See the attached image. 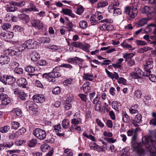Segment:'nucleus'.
<instances>
[{
  "instance_id": "34",
  "label": "nucleus",
  "mask_w": 156,
  "mask_h": 156,
  "mask_svg": "<svg viewBox=\"0 0 156 156\" xmlns=\"http://www.w3.org/2000/svg\"><path fill=\"white\" fill-rule=\"evenodd\" d=\"M41 41L44 43H48L50 42L51 39L49 37H43L41 38Z\"/></svg>"
},
{
  "instance_id": "31",
  "label": "nucleus",
  "mask_w": 156,
  "mask_h": 156,
  "mask_svg": "<svg viewBox=\"0 0 156 156\" xmlns=\"http://www.w3.org/2000/svg\"><path fill=\"white\" fill-rule=\"evenodd\" d=\"M84 10V8L82 6H79L77 7L76 12L77 14L80 15L83 12Z\"/></svg>"
},
{
  "instance_id": "55",
  "label": "nucleus",
  "mask_w": 156,
  "mask_h": 156,
  "mask_svg": "<svg viewBox=\"0 0 156 156\" xmlns=\"http://www.w3.org/2000/svg\"><path fill=\"white\" fill-rule=\"evenodd\" d=\"M118 82L119 83H122L125 85L126 83V80L123 77H120L118 79Z\"/></svg>"
},
{
  "instance_id": "50",
  "label": "nucleus",
  "mask_w": 156,
  "mask_h": 156,
  "mask_svg": "<svg viewBox=\"0 0 156 156\" xmlns=\"http://www.w3.org/2000/svg\"><path fill=\"white\" fill-rule=\"evenodd\" d=\"M11 27V25L9 23H4L2 26V28L3 30H6Z\"/></svg>"
},
{
  "instance_id": "54",
  "label": "nucleus",
  "mask_w": 156,
  "mask_h": 156,
  "mask_svg": "<svg viewBox=\"0 0 156 156\" xmlns=\"http://www.w3.org/2000/svg\"><path fill=\"white\" fill-rule=\"evenodd\" d=\"M121 46L127 48H132V46L126 43L125 41H124L122 44Z\"/></svg>"
},
{
  "instance_id": "12",
  "label": "nucleus",
  "mask_w": 156,
  "mask_h": 156,
  "mask_svg": "<svg viewBox=\"0 0 156 156\" xmlns=\"http://www.w3.org/2000/svg\"><path fill=\"white\" fill-rule=\"evenodd\" d=\"M32 23L34 27H37L39 29H41L43 27V24L38 20H34Z\"/></svg>"
},
{
  "instance_id": "32",
  "label": "nucleus",
  "mask_w": 156,
  "mask_h": 156,
  "mask_svg": "<svg viewBox=\"0 0 156 156\" xmlns=\"http://www.w3.org/2000/svg\"><path fill=\"white\" fill-rule=\"evenodd\" d=\"M64 155L66 156H73V154L71 150L67 148L64 150Z\"/></svg>"
},
{
  "instance_id": "59",
  "label": "nucleus",
  "mask_w": 156,
  "mask_h": 156,
  "mask_svg": "<svg viewBox=\"0 0 156 156\" xmlns=\"http://www.w3.org/2000/svg\"><path fill=\"white\" fill-rule=\"evenodd\" d=\"M99 98L98 97H96L93 100V103L94 104L97 105L101 103V101L99 100Z\"/></svg>"
},
{
  "instance_id": "28",
  "label": "nucleus",
  "mask_w": 156,
  "mask_h": 156,
  "mask_svg": "<svg viewBox=\"0 0 156 156\" xmlns=\"http://www.w3.org/2000/svg\"><path fill=\"white\" fill-rule=\"evenodd\" d=\"M6 51H8L9 54L12 56L16 55L17 54L19 55V54H20V52H19L18 50V51H16L12 49H8L6 50Z\"/></svg>"
},
{
  "instance_id": "33",
  "label": "nucleus",
  "mask_w": 156,
  "mask_h": 156,
  "mask_svg": "<svg viewBox=\"0 0 156 156\" xmlns=\"http://www.w3.org/2000/svg\"><path fill=\"white\" fill-rule=\"evenodd\" d=\"M12 128L14 129H17L19 127L20 124L16 122H13L12 123Z\"/></svg>"
},
{
  "instance_id": "38",
  "label": "nucleus",
  "mask_w": 156,
  "mask_h": 156,
  "mask_svg": "<svg viewBox=\"0 0 156 156\" xmlns=\"http://www.w3.org/2000/svg\"><path fill=\"white\" fill-rule=\"evenodd\" d=\"M31 57V60L35 61L36 60L40 57V55L37 53L34 52L32 54Z\"/></svg>"
},
{
  "instance_id": "6",
  "label": "nucleus",
  "mask_w": 156,
  "mask_h": 156,
  "mask_svg": "<svg viewBox=\"0 0 156 156\" xmlns=\"http://www.w3.org/2000/svg\"><path fill=\"white\" fill-rule=\"evenodd\" d=\"M34 101L36 103H43L45 100L44 96L43 94H37L34 95L33 97Z\"/></svg>"
},
{
  "instance_id": "27",
  "label": "nucleus",
  "mask_w": 156,
  "mask_h": 156,
  "mask_svg": "<svg viewBox=\"0 0 156 156\" xmlns=\"http://www.w3.org/2000/svg\"><path fill=\"white\" fill-rule=\"evenodd\" d=\"M112 107L115 110H119L120 108V105H119L117 101H113L112 103Z\"/></svg>"
},
{
  "instance_id": "47",
  "label": "nucleus",
  "mask_w": 156,
  "mask_h": 156,
  "mask_svg": "<svg viewBox=\"0 0 156 156\" xmlns=\"http://www.w3.org/2000/svg\"><path fill=\"white\" fill-rule=\"evenodd\" d=\"M90 45L88 44H83L82 49L87 52H89V51L88 49L90 48Z\"/></svg>"
},
{
  "instance_id": "11",
  "label": "nucleus",
  "mask_w": 156,
  "mask_h": 156,
  "mask_svg": "<svg viewBox=\"0 0 156 156\" xmlns=\"http://www.w3.org/2000/svg\"><path fill=\"white\" fill-rule=\"evenodd\" d=\"M17 83L18 86L22 88H26L27 82L26 79L23 78H20L17 80Z\"/></svg>"
},
{
  "instance_id": "35",
  "label": "nucleus",
  "mask_w": 156,
  "mask_h": 156,
  "mask_svg": "<svg viewBox=\"0 0 156 156\" xmlns=\"http://www.w3.org/2000/svg\"><path fill=\"white\" fill-rule=\"evenodd\" d=\"M8 75H3L0 78L1 81L5 85L7 84Z\"/></svg>"
},
{
  "instance_id": "52",
  "label": "nucleus",
  "mask_w": 156,
  "mask_h": 156,
  "mask_svg": "<svg viewBox=\"0 0 156 156\" xmlns=\"http://www.w3.org/2000/svg\"><path fill=\"white\" fill-rule=\"evenodd\" d=\"M54 130L56 132H58L61 131V127L60 124L55 125L54 126Z\"/></svg>"
},
{
  "instance_id": "13",
  "label": "nucleus",
  "mask_w": 156,
  "mask_h": 156,
  "mask_svg": "<svg viewBox=\"0 0 156 156\" xmlns=\"http://www.w3.org/2000/svg\"><path fill=\"white\" fill-rule=\"evenodd\" d=\"M90 83L89 82H86L83 84L82 87L81 88V89H83L85 93H87L90 89Z\"/></svg>"
},
{
  "instance_id": "61",
  "label": "nucleus",
  "mask_w": 156,
  "mask_h": 156,
  "mask_svg": "<svg viewBox=\"0 0 156 156\" xmlns=\"http://www.w3.org/2000/svg\"><path fill=\"white\" fill-rule=\"evenodd\" d=\"M10 66L15 69L16 68L18 67L19 66V64L16 62H13L10 63Z\"/></svg>"
},
{
  "instance_id": "7",
  "label": "nucleus",
  "mask_w": 156,
  "mask_h": 156,
  "mask_svg": "<svg viewBox=\"0 0 156 156\" xmlns=\"http://www.w3.org/2000/svg\"><path fill=\"white\" fill-rule=\"evenodd\" d=\"M0 99L2 101V104L3 105H6L11 102V100L8 98V96L4 93L0 94Z\"/></svg>"
},
{
  "instance_id": "19",
  "label": "nucleus",
  "mask_w": 156,
  "mask_h": 156,
  "mask_svg": "<svg viewBox=\"0 0 156 156\" xmlns=\"http://www.w3.org/2000/svg\"><path fill=\"white\" fill-rule=\"evenodd\" d=\"M62 125L63 127L67 129L69 126V122L67 119H64L62 121Z\"/></svg>"
},
{
  "instance_id": "5",
  "label": "nucleus",
  "mask_w": 156,
  "mask_h": 156,
  "mask_svg": "<svg viewBox=\"0 0 156 156\" xmlns=\"http://www.w3.org/2000/svg\"><path fill=\"white\" fill-rule=\"evenodd\" d=\"M33 134L40 140H44L46 137V134L44 130L39 128H36L33 132Z\"/></svg>"
},
{
  "instance_id": "53",
  "label": "nucleus",
  "mask_w": 156,
  "mask_h": 156,
  "mask_svg": "<svg viewBox=\"0 0 156 156\" xmlns=\"http://www.w3.org/2000/svg\"><path fill=\"white\" fill-rule=\"evenodd\" d=\"M114 14L116 16L118 14H120L121 13V11L120 9L119 8L115 9H114Z\"/></svg>"
},
{
  "instance_id": "4",
  "label": "nucleus",
  "mask_w": 156,
  "mask_h": 156,
  "mask_svg": "<svg viewBox=\"0 0 156 156\" xmlns=\"http://www.w3.org/2000/svg\"><path fill=\"white\" fill-rule=\"evenodd\" d=\"M137 12L136 8L128 6L125 8L124 12L129 15L130 17V20L135 18L137 16Z\"/></svg>"
},
{
  "instance_id": "21",
  "label": "nucleus",
  "mask_w": 156,
  "mask_h": 156,
  "mask_svg": "<svg viewBox=\"0 0 156 156\" xmlns=\"http://www.w3.org/2000/svg\"><path fill=\"white\" fill-rule=\"evenodd\" d=\"M10 127L8 126H5L0 128V132L2 133H6L10 130Z\"/></svg>"
},
{
  "instance_id": "30",
  "label": "nucleus",
  "mask_w": 156,
  "mask_h": 156,
  "mask_svg": "<svg viewBox=\"0 0 156 156\" xmlns=\"http://www.w3.org/2000/svg\"><path fill=\"white\" fill-rule=\"evenodd\" d=\"M134 56V54L131 53H126L123 54V57L126 59V61L128 59L131 58Z\"/></svg>"
},
{
  "instance_id": "1",
  "label": "nucleus",
  "mask_w": 156,
  "mask_h": 156,
  "mask_svg": "<svg viewBox=\"0 0 156 156\" xmlns=\"http://www.w3.org/2000/svg\"><path fill=\"white\" fill-rule=\"evenodd\" d=\"M62 70L59 67L54 68L51 72L44 74V76L48 79L49 82H54L55 78L60 77L61 75Z\"/></svg>"
},
{
  "instance_id": "40",
  "label": "nucleus",
  "mask_w": 156,
  "mask_h": 156,
  "mask_svg": "<svg viewBox=\"0 0 156 156\" xmlns=\"http://www.w3.org/2000/svg\"><path fill=\"white\" fill-rule=\"evenodd\" d=\"M129 76H130V77H131V79H141L139 77V76L137 74V73H135V72L131 73L129 74Z\"/></svg>"
},
{
  "instance_id": "15",
  "label": "nucleus",
  "mask_w": 156,
  "mask_h": 156,
  "mask_svg": "<svg viewBox=\"0 0 156 156\" xmlns=\"http://www.w3.org/2000/svg\"><path fill=\"white\" fill-rule=\"evenodd\" d=\"M18 18L26 22H28L29 20V16L25 14H21L19 15L18 16Z\"/></svg>"
},
{
  "instance_id": "42",
  "label": "nucleus",
  "mask_w": 156,
  "mask_h": 156,
  "mask_svg": "<svg viewBox=\"0 0 156 156\" xmlns=\"http://www.w3.org/2000/svg\"><path fill=\"white\" fill-rule=\"evenodd\" d=\"M30 8L31 11H34V12H38L39 11L36 8V7L35 5L32 3H30Z\"/></svg>"
},
{
  "instance_id": "43",
  "label": "nucleus",
  "mask_w": 156,
  "mask_h": 156,
  "mask_svg": "<svg viewBox=\"0 0 156 156\" xmlns=\"http://www.w3.org/2000/svg\"><path fill=\"white\" fill-rule=\"evenodd\" d=\"M49 147V145L45 144L41 145L40 147L41 150L43 152L45 151L46 150H48Z\"/></svg>"
},
{
  "instance_id": "29",
  "label": "nucleus",
  "mask_w": 156,
  "mask_h": 156,
  "mask_svg": "<svg viewBox=\"0 0 156 156\" xmlns=\"http://www.w3.org/2000/svg\"><path fill=\"white\" fill-rule=\"evenodd\" d=\"M142 115L140 114H138L136 116L135 118V120L137 123H140L142 122Z\"/></svg>"
},
{
  "instance_id": "60",
  "label": "nucleus",
  "mask_w": 156,
  "mask_h": 156,
  "mask_svg": "<svg viewBox=\"0 0 156 156\" xmlns=\"http://www.w3.org/2000/svg\"><path fill=\"white\" fill-rule=\"evenodd\" d=\"M96 121L98 126H99L100 127L102 128L104 126V124L102 123V122L99 119H96Z\"/></svg>"
},
{
  "instance_id": "58",
  "label": "nucleus",
  "mask_w": 156,
  "mask_h": 156,
  "mask_svg": "<svg viewBox=\"0 0 156 156\" xmlns=\"http://www.w3.org/2000/svg\"><path fill=\"white\" fill-rule=\"evenodd\" d=\"M147 20L146 19L144 18L141 20L140 21V24L141 26H144L147 23Z\"/></svg>"
},
{
  "instance_id": "18",
  "label": "nucleus",
  "mask_w": 156,
  "mask_h": 156,
  "mask_svg": "<svg viewBox=\"0 0 156 156\" xmlns=\"http://www.w3.org/2000/svg\"><path fill=\"white\" fill-rule=\"evenodd\" d=\"M94 76L93 75L88 73H84L83 78L90 81H92L93 80Z\"/></svg>"
},
{
  "instance_id": "46",
  "label": "nucleus",
  "mask_w": 156,
  "mask_h": 156,
  "mask_svg": "<svg viewBox=\"0 0 156 156\" xmlns=\"http://www.w3.org/2000/svg\"><path fill=\"white\" fill-rule=\"evenodd\" d=\"M26 129L24 128L23 127L19 129L16 132L20 136V135L26 132Z\"/></svg>"
},
{
  "instance_id": "45",
  "label": "nucleus",
  "mask_w": 156,
  "mask_h": 156,
  "mask_svg": "<svg viewBox=\"0 0 156 156\" xmlns=\"http://www.w3.org/2000/svg\"><path fill=\"white\" fill-rule=\"evenodd\" d=\"M134 94L135 96L137 98H140L142 94L141 91L139 90H136L134 93Z\"/></svg>"
},
{
  "instance_id": "22",
  "label": "nucleus",
  "mask_w": 156,
  "mask_h": 156,
  "mask_svg": "<svg viewBox=\"0 0 156 156\" xmlns=\"http://www.w3.org/2000/svg\"><path fill=\"white\" fill-rule=\"evenodd\" d=\"M142 145V144L140 142L138 143H134L132 144L133 147L135 149H137L138 151H144L143 149L139 148Z\"/></svg>"
},
{
  "instance_id": "2",
  "label": "nucleus",
  "mask_w": 156,
  "mask_h": 156,
  "mask_svg": "<svg viewBox=\"0 0 156 156\" xmlns=\"http://www.w3.org/2000/svg\"><path fill=\"white\" fill-rule=\"evenodd\" d=\"M36 41L29 39L26 41L23 45H20L18 48L19 52H22L25 49H28L35 48L38 44Z\"/></svg>"
},
{
  "instance_id": "39",
  "label": "nucleus",
  "mask_w": 156,
  "mask_h": 156,
  "mask_svg": "<svg viewBox=\"0 0 156 156\" xmlns=\"http://www.w3.org/2000/svg\"><path fill=\"white\" fill-rule=\"evenodd\" d=\"M122 120L124 122H128L130 121L129 117L126 114H124L122 115Z\"/></svg>"
},
{
  "instance_id": "63",
  "label": "nucleus",
  "mask_w": 156,
  "mask_h": 156,
  "mask_svg": "<svg viewBox=\"0 0 156 156\" xmlns=\"http://www.w3.org/2000/svg\"><path fill=\"white\" fill-rule=\"evenodd\" d=\"M60 67L71 69L73 67L71 65L68 64H63L60 66Z\"/></svg>"
},
{
  "instance_id": "41",
  "label": "nucleus",
  "mask_w": 156,
  "mask_h": 156,
  "mask_svg": "<svg viewBox=\"0 0 156 156\" xmlns=\"http://www.w3.org/2000/svg\"><path fill=\"white\" fill-rule=\"evenodd\" d=\"M14 72L15 73L17 74H22L23 73V69L20 68H16L14 70Z\"/></svg>"
},
{
  "instance_id": "16",
  "label": "nucleus",
  "mask_w": 156,
  "mask_h": 156,
  "mask_svg": "<svg viewBox=\"0 0 156 156\" xmlns=\"http://www.w3.org/2000/svg\"><path fill=\"white\" fill-rule=\"evenodd\" d=\"M18 97L23 101H26L28 97L27 94L23 91H20Z\"/></svg>"
},
{
  "instance_id": "8",
  "label": "nucleus",
  "mask_w": 156,
  "mask_h": 156,
  "mask_svg": "<svg viewBox=\"0 0 156 156\" xmlns=\"http://www.w3.org/2000/svg\"><path fill=\"white\" fill-rule=\"evenodd\" d=\"M10 60V58L5 54L0 55V64L2 65L8 64Z\"/></svg>"
},
{
  "instance_id": "62",
  "label": "nucleus",
  "mask_w": 156,
  "mask_h": 156,
  "mask_svg": "<svg viewBox=\"0 0 156 156\" xmlns=\"http://www.w3.org/2000/svg\"><path fill=\"white\" fill-rule=\"evenodd\" d=\"M135 64V62L134 60L132 59H130L127 62V65L129 67H131Z\"/></svg>"
},
{
  "instance_id": "48",
  "label": "nucleus",
  "mask_w": 156,
  "mask_h": 156,
  "mask_svg": "<svg viewBox=\"0 0 156 156\" xmlns=\"http://www.w3.org/2000/svg\"><path fill=\"white\" fill-rule=\"evenodd\" d=\"M19 136L17 132L15 133H11L9 135V137L10 139H13L15 138H18Z\"/></svg>"
},
{
  "instance_id": "14",
  "label": "nucleus",
  "mask_w": 156,
  "mask_h": 156,
  "mask_svg": "<svg viewBox=\"0 0 156 156\" xmlns=\"http://www.w3.org/2000/svg\"><path fill=\"white\" fill-rule=\"evenodd\" d=\"M62 11L65 15H68L72 18L75 17V14L72 13V10L70 9H63Z\"/></svg>"
},
{
  "instance_id": "17",
  "label": "nucleus",
  "mask_w": 156,
  "mask_h": 156,
  "mask_svg": "<svg viewBox=\"0 0 156 156\" xmlns=\"http://www.w3.org/2000/svg\"><path fill=\"white\" fill-rule=\"evenodd\" d=\"M16 80L15 78L11 76H8L7 84L12 85Z\"/></svg>"
},
{
  "instance_id": "9",
  "label": "nucleus",
  "mask_w": 156,
  "mask_h": 156,
  "mask_svg": "<svg viewBox=\"0 0 156 156\" xmlns=\"http://www.w3.org/2000/svg\"><path fill=\"white\" fill-rule=\"evenodd\" d=\"M25 104L26 108L29 110L33 111H35L37 109V105L32 101H27L26 102Z\"/></svg>"
},
{
  "instance_id": "25",
  "label": "nucleus",
  "mask_w": 156,
  "mask_h": 156,
  "mask_svg": "<svg viewBox=\"0 0 156 156\" xmlns=\"http://www.w3.org/2000/svg\"><path fill=\"white\" fill-rule=\"evenodd\" d=\"M37 144V140L36 139H32L30 140L28 143L29 147H34Z\"/></svg>"
},
{
  "instance_id": "57",
  "label": "nucleus",
  "mask_w": 156,
  "mask_h": 156,
  "mask_svg": "<svg viewBox=\"0 0 156 156\" xmlns=\"http://www.w3.org/2000/svg\"><path fill=\"white\" fill-rule=\"evenodd\" d=\"M79 95L81 99L83 101H86L87 100V96L83 94H79Z\"/></svg>"
},
{
  "instance_id": "10",
  "label": "nucleus",
  "mask_w": 156,
  "mask_h": 156,
  "mask_svg": "<svg viewBox=\"0 0 156 156\" xmlns=\"http://www.w3.org/2000/svg\"><path fill=\"white\" fill-rule=\"evenodd\" d=\"M1 36L3 39L6 41H9L13 37V33L11 32H7L5 33H2Z\"/></svg>"
},
{
  "instance_id": "24",
  "label": "nucleus",
  "mask_w": 156,
  "mask_h": 156,
  "mask_svg": "<svg viewBox=\"0 0 156 156\" xmlns=\"http://www.w3.org/2000/svg\"><path fill=\"white\" fill-rule=\"evenodd\" d=\"M108 5V3L107 2L102 1L98 3L97 7L98 8H103L107 6Z\"/></svg>"
},
{
  "instance_id": "26",
  "label": "nucleus",
  "mask_w": 156,
  "mask_h": 156,
  "mask_svg": "<svg viewBox=\"0 0 156 156\" xmlns=\"http://www.w3.org/2000/svg\"><path fill=\"white\" fill-rule=\"evenodd\" d=\"M67 27L66 28L68 29V31H73V27L74 26L75 27V25H73L72 23L70 21H68V22L66 24Z\"/></svg>"
},
{
  "instance_id": "64",
  "label": "nucleus",
  "mask_w": 156,
  "mask_h": 156,
  "mask_svg": "<svg viewBox=\"0 0 156 156\" xmlns=\"http://www.w3.org/2000/svg\"><path fill=\"white\" fill-rule=\"evenodd\" d=\"M15 112L16 114L20 117L22 116V112L21 110L20 109H16L15 111Z\"/></svg>"
},
{
  "instance_id": "51",
  "label": "nucleus",
  "mask_w": 156,
  "mask_h": 156,
  "mask_svg": "<svg viewBox=\"0 0 156 156\" xmlns=\"http://www.w3.org/2000/svg\"><path fill=\"white\" fill-rule=\"evenodd\" d=\"M135 73H137V74L139 76V77L141 78L142 76H143V73L142 71L140 69L138 68L137 69H136Z\"/></svg>"
},
{
  "instance_id": "37",
  "label": "nucleus",
  "mask_w": 156,
  "mask_h": 156,
  "mask_svg": "<svg viewBox=\"0 0 156 156\" xmlns=\"http://www.w3.org/2000/svg\"><path fill=\"white\" fill-rule=\"evenodd\" d=\"M81 122V120L80 119H73L71 120L72 124L77 125Z\"/></svg>"
},
{
  "instance_id": "44",
  "label": "nucleus",
  "mask_w": 156,
  "mask_h": 156,
  "mask_svg": "<svg viewBox=\"0 0 156 156\" xmlns=\"http://www.w3.org/2000/svg\"><path fill=\"white\" fill-rule=\"evenodd\" d=\"M18 8L16 7L11 6L8 7L6 9L7 12H14L17 10Z\"/></svg>"
},
{
  "instance_id": "3",
  "label": "nucleus",
  "mask_w": 156,
  "mask_h": 156,
  "mask_svg": "<svg viewBox=\"0 0 156 156\" xmlns=\"http://www.w3.org/2000/svg\"><path fill=\"white\" fill-rule=\"evenodd\" d=\"M142 141L145 144L147 148L151 147L150 151L152 153H154L156 152V141L153 140L149 138L144 137L142 139Z\"/></svg>"
},
{
  "instance_id": "56",
  "label": "nucleus",
  "mask_w": 156,
  "mask_h": 156,
  "mask_svg": "<svg viewBox=\"0 0 156 156\" xmlns=\"http://www.w3.org/2000/svg\"><path fill=\"white\" fill-rule=\"evenodd\" d=\"M136 43L138 45H144L147 44V43L144 41L142 40H137L136 41Z\"/></svg>"
},
{
  "instance_id": "36",
  "label": "nucleus",
  "mask_w": 156,
  "mask_h": 156,
  "mask_svg": "<svg viewBox=\"0 0 156 156\" xmlns=\"http://www.w3.org/2000/svg\"><path fill=\"white\" fill-rule=\"evenodd\" d=\"M79 25L81 28L85 29L87 27L88 24L86 21L83 20L81 21Z\"/></svg>"
},
{
  "instance_id": "20",
  "label": "nucleus",
  "mask_w": 156,
  "mask_h": 156,
  "mask_svg": "<svg viewBox=\"0 0 156 156\" xmlns=\"http://www.w3.org/2000/svg\"><path fill=\"white\" fill-rule=\"evenodd\" d=\"M25 70L29 73H33L35 71V68L31 66H29L25 67Z\"/></svg>"
},
{
  "instance_id": "23",
  "label": "nucleus",
  "mask_w": 156,
  "mask_h": 156,
  "mask_svg": "<svg viewBox=\"0 0 156 156\" xmlns=\"http://www.w3.org/2000/svg\"><path fill=\"white\" fill-rule=\"evenodd\" d=\"M96 16L95 14L93 15L90 19V21L91 22L92 25H95L98 23V21L95 20Z\"/></svg>"
},
{
  "instance_id": "49",
  "label": "nucleus",
  "mask_w": 156,
  "mask_h": 156,
  "mask_svg": "<svg viewBox=\"0 0 156 156\" xmlns=\"http://www.w3.org/2000/svg\"><path fill=\"white\" fill-rule=\"evenodd\" d=\"M52 93L56 94H59L60 93V88L58 87H56L53 90Z\"/></svg>"
}]
</instances>
